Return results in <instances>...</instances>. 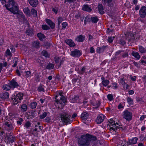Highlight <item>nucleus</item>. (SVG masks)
Masks as SVG:
<instances>
[{
  "mask_svg": "<svg viewBox=\"0 0 146 146\" xmlns=\"http://www.w3.org/2000/svg\"><path fill=\"white\" fill-rule=\"evenodd\" d=\"M96 139V137L88 134L83 135L78 139V142L79 146H88L92 141Z\"/></svg>",
  "mask_w": 146,
  "mask_h": 146,
  "instance_id": "1",
  "label": "nucleus"
},
{
  "mask_svg": "<svg viewBox=\"0 0 146 146\" xmlns=\"http://www.w3.org/2000/svg\"><path fill=\"white\" fill-rule=\"evenodd\" d=\"M2 4L6 9L14 14L18 13L19 8L13 0H1Z\"/></svg>",
  "mask_w": 146,
  "mask_h": 146,
  "instance_id": "2",
  "label": "nucleus"
},
{
  "mask_svg": "<svg viewBox=\"0 0 146 146\" xmlns=\"http://www.w3.org/2000/svg\"><path fill=\"white\" fill-rule=\"evenodd\" d=\"M55 104H56L58 108H62L67 104L66 99L63 96V93L61 91L57 92L55 96Z\"/></svg>",
  "mask_w": 146,
  "mask_h": 146,
  "instance_id": "3",
  "label": "nucleus"
},
{
  "mask_svg": "<svg viewBox=\"0 0 146 146\" xmlns=\"http://www.w3.org/2000/svg\"><path fill=\"white\" fill-rule=\"evenodd\" d=\"M108 128L110 131H115L120 128L119 125L117 123H115V121L112 119H110L107 122Z\"/></svg>",
  "mask_w": 146,
  "mask_h": 146,
  "instance_id": "4",
  "label": "nucleus"
},
{
  "mask_svg": "<svg viewBox=\"0 0 146 146\" xmlns=\"http://www.w3.org/2000/svg\"><path fill=\"white\" fill-rule=\"evenodd\" d=\"M23 94L20 92L15 93L12 96L11 99L15 105L17 104L18 103L20 102L23 99Z\"/></svg>",
  "mask_w": 146,
  "mask_h": 146,
  "instance_id": "5",
  "label": "nucleus"
},
{
  "mask_svg": "<svg viewBox=\"0 0 146 146\" xmlns=\"http://www.w3.org/2000/svg\"><path fill=\"white\" fill-rule=\"evenodd\" d=\"M61 120L66 124L70 123L72 121L71 115L65 113L62 114Z\"/></svg>",
  "mask_w": 146,
  "mask_h": 146,
  "instance_id": "6",
  "label": "nucleus"
},
{
  "mask_svg": "<svg viewBox=\"0 0 146 146\" xmlns=\"http://www.w3.org/2000/svg\"><path fill=\"white\" fill-rule=\"evenodd\" d=\"M82 52L79 50L75 49L71 51L70 55L75 58L79 57L82 54Z\"/></svg>",
  "mask_w": 146,
  "mask_h": 146,
  "instance_id": "7",
  "label": "nucleus"
},
{
  "mask_svg": "<svg viewBox=\"0 0 146 146\" xmlns=\"http://www.w3.org/2000/svg\"><path fill=\"white\" fill-rule=\"evenodd\" d=\"M132 116V113L128 111H125L123 112V117L128 121H129L131 119Z\"/></svg>",
  "mask_w": 146,
  "mask_h": 146,
  "instance_id": "8",
  "label": "nucleus"
},
{
  "mask_svg": "<svg viewBox=\"0 0 146 146\" xmlns=\"http://www.w3.org/2000/svg\"><path fill=\"white\" fill-rule=\"evenodd\" d=\"M4 126L6 129L7 130H11L13 128V125H12L10 121L8 120H6L5 121L4 123Z\"/></svg>",
  "mask_w": 146,
  "mask_h": 146,
  "instance_id": "9",
  "label": "nucleus"
},
{
  "mask_svg": "<svg viewBox=\"0 0 146 146\" xmlns=\"http://www.w3.org/2000/svg\"><path fill=\"white\" fill-rule=\"evenodd\" d=\"M104 115L101 114L99 115L96 120V121L98 124H100L102 122L105 118Z\"/></svg>",
  "mask_w": 146,
  "mask_h": 146,
  "instance_id": "10",
  "label": "nucleus"
},
{
  "mask_svg": "<svg viewBox=\"0 0 146 146\" xmlns=\"http://www.w3.org/2000/svg\"><path fill=\"white\" fill-rule=\"evenodd\" d=\"M139 13L141 17H144L146 15V7H142L139 10Z\"/></svg>",
  "mask_w": 146,
  "mask_h": 146,
  "instance_id": "11",
  "label": "nucleus"
},
{
  "mask_svg": "<svg viewBox=\"0 0 146 146\" xmlns=\"http://www.w3.org/2000/svg\"><path fill=\"white\" fill-rule=\"evenodd\" d=\"M89 117V114L86 111H83L81 115V118L82 121L84 123Z\"/></svg>",
  "mask_w": 146,
  "mask_h": 146,
  "instance_id": "12",
  "label": "nucleus"
},
{
  "mask_svg": "<svg viewBox=\"0 0 146 146\" xmlns=\"http://www.w3.org/2000/svg\"><path fill=\"white\" fill-rule=\"evenodd\" d=\"M9 85L11 88L14 89L19 86V84L16 80L13 79L9 82Z\"/></svg>",
  "mask_w": 146,
  "mask_h": 146,
  "instance_id": "13",
  "label": "nucleus"
},
{
  "mask_svg": "<svg viewBox=\"0 0 146 146\" xmlns=\"http://www.w3.org/2000/svg\"><path fill=\"white\" fill-rule=\"evenodd\" d=\"M70 101L72 103L78 102H79V97L78 95L74 96L73 97H70Z\"/></svg>",
  "mask_w": 146,
  "mask_h": 146,
  "instance_id": "14",
  "label": "nucleus"
},
{
  "mask_svg": "<svg viewBox=\"0 0 146 146\" xmlns=\"http://www.w3.org/2000/svg\"><path fill=\"white\" fill-rule=\"evenodd\" d=\"M138 139L137 137H133L129 139V145H132L136 144Z\"/></svg>",
  "mask_w": 146,
  "mask_h": 146,
  "instance_id": "15",
  "label": "nucleus"
},
{
  "mask_svg": "<svg viewBox=\"0 0 146 146\" xmlns=\"http://www.w3.org/2000/svg\"><path fill=\"white\" fill-rule=\"evenodd\" d=\"M65 42L70 47H74L76 45L74 42L71 39L66 40Z\"/></svg>",
  "mask_w": 146,
  "mask_h": 146,
  "instance_id": "16",
  "label": "nucleus"
},
{
  "mask_svg": "<svg viewBox=\"0 0 146 146\" xmlns=\"http://www.w3.org/2000/svg\"><path fill=\"white\" fill-rule=\"evenodd\" d=\"M29 4L33 7H36L38 4V0H28Z\"/></svg>",
  "mask_w": 146,
  "mask_h": 146,
  "instance_id": "17",
  "label": "nucleus"
},
{
  "mask_svg": "<svg viewBox=\"0 0 146 146\" xmlns=\"http://www.w3.org/2000/svg\"><path fill=\"white\" fill-rule=\"evenodd\" d=\"M106 46L104 45L102 47H98L97 48L96 51L98 53H100L104 51L105 50Z\"/></svg>",
  "mask_w": 146,
  "mask_h": 146,
  "instance_id": "18",
  "label": "nucleus"
},
{
  "mask_svg": "<svg viewBox=\"0 0 146 146\" xmlns=\"http://www.w3.org/2000/svg\"><path fill=\"white\" fill-rule=\"evenodd\" d=\"M122 52V51L121 50H119L116 52L115 56L112 58L111 59L113 60L117 59L119 57L121 56V53Z\"/></svg>",
  "mask_w": 146,
  "mask_h": 146,
  "instance_id": "19",
  "label": "nucleus"
},
{
  "mask_svg": "<svg viewBox=\"0 0 146 146\" xmlns=\"http://www.w3.org/2000/svg\"><path fill=\"white\" fill-rule=\"evenodd\" d=\"M9 97V94L7 92L3 93L1 94L0 97L3 99H8Z\"/></svg>",
  "mask_w": 146,
  "mask_h": 146,
  "instance_id": "20",
  "label": "nucleus"
},
{
  "mask_svg": "<svg viewBox=\"0 0 146 146\" xmlns=\"http://www.w3.org/2000/svg\"><path fill=\"white\" fill-rule=\"evenodd\" d=\"M101 80L102 82L101 84L104 86H106L109 84L110 81L109 80H106L104 77H102Z\"/></svg>",
  "mask_w": 146,
  "mask_h": 146,
  "instance_id": "21",
  "label": "nucleus"
},
{
  "mask_svg": "<svg viewBox=\"0 0 146 146\" xmlns=\"http://www.w3.org/2000/svg\"><path fill=\"white\" fill-rule=\"evenodd\" d=\"M82 9L87 12H90L92 10L90 6L87 4L84 5L83 6Z\"/></svg>",
  "mask_w": 146,
  "mask_h": 146,
  "instance_id": "22",
  "label": "nucleus"
},
{
  "mask_svg": "<svg viewBox=\"0 0 146 146\" xmlns=\"http://www.w3.org/2000/svg\"><path fill=\"white\" fill-rule=\"evenodd\" d=\"M139 51L141 54L146 53V48L144 47L141 45L139 46Z\"/></svg>",
  "mask_w": 146,
  "mask_h": 146,
  "instance_id": "23",
  "label": "nucleus"
},
{
  "mask_svg": "<svg viewBox=\"0 0 146 146\" xmlns=\"http://www.w3.org/2000/svg\"><path fill=\"white\" fill-rule=\"evenodd\" d=\"M85 37L82 35L77 36L75 38V40L77 42H81L84 40Z\"/></svg>",
  "mask_w": 146,
  "mask_h": 146,
  "instance_id": "24",
  "label": "nucleus"
},
{
  "mask_svg": "<svg viewBox=\"0 0 146 146\" xmlns=\"http://www.w3.org/2000/svg\"><path fill=\"white\" fill-rule=\"evenodd\" d=\"M46 22L49 25L52 29L54 27L55 24L50 20L48 19H46Z\"/></svg>",
  "mask_w": 146,
  "mask_h": 146,
  "instance_id": "25",
  "label": "nucleus"
},
{
  "mask_svg": "<svg viewBox=\"0 0 146 146\" xmlns=\"http://www.w3.org/2000/svg\"><path fill=\"white\" fill-rule=\"evenodd\" d=\"M104 3L105 4H107V5L109 6L112 7L113 5V2L112 0H103Z\"/></svg>",
  "mask_w": 146,
  "mask_h": 146,
  "instance_id": "26",
  "label": "nucleus"
},
{
  "mask_svg": "<svg viewBox=\"0 0 146 146\" xmlns=\"http://www.w3.org/2000/svg\"><path fill=\"white\" fill-rule=\"evenodd\" d=\"M23 12L26 15L30 16L31 15L30 10L28 7H26L23 9Z\"/></svg>",
  "mask_w": 146,
  "mask_h": 146,
  "instance_id": "27",
  "label": "nucleus"
},
{
  "mask_svg": "<svg viewBox=\"0 0 146 146\" xmlns=\"http://www.w3.org/2000/svg\"><path fill=\"white\" fill-rule=\"evenodd\" d=\"M17 17L19 18L20 21H22L24 20L25 16L23 13H18L17 14Z\"/></svg>",
  "mask_w": 146,
  "mask_h": 146,
  "instance_id": "28",
  "label": "nucleus"
},
{
  "mask_svg": "<svg viewBox=\"0 0 146 146\" xmlns=\"http://www.w3.org/2000/svg\"><path fill=\"white\" fill-rule=\"evenodd\" d=\"M98 9L99 13L102 14L104 13V9L102 5H99L98 6Z\"/></svg>",
  "mask_w": 146,
  "mask_h": 146,
  "instance_id": "29",
  "label": "nucleus"
},
{
  "mask_svg": "<svg viewBox=\"0 0 146 146\" xmlns=\"http://www.w3.org/2000/svg\"><path fill=\"white\" fill-rule=\"evenodd\" d=\"M132 54L137 59H139L140 58V55L137 52L133 51L132 53Z\"/></svg>",
  "mask_w": 146,
  "mask_h": 146,
  "instance_id": "30",
  "label": "nucleus"
},
{
  "mask_svg": "<svg viewBox=\"0 0 146 146\" xmlns=\"http://www.w3.org/2000/svg\"><path fill=\"white\" fill-rule=\"evenodd\" d=\"M40 43L38 41H36L33 42V46L34 47L38 48L39 47Z\"/></svg>",
  "mask_w": 146,
  "mask_h": 146,
  "instance_id": "31",
  "label": "nucleus"
},
{
  "mask_svg": "<svg viewBox=\"0 0 146 146\" xmlns=\"http://www.w3.org/2000/svg\"><path fill=\"white\" fill-rule=\"evenodd\" d=\"M37 36L40 40H43L45 38L44 35L40 33H38L37 34Z\"/></svg>",
  "mask_w": 146,
  "mask_h": 146,
  "instance_id": "32",
  "label": "nucleus"
},
{
  "mask_svg": "<svg viewBox=\"0 0 146 146\" xmlns=\"http://www.w3.org/2000/svg\"><path fill=\"white\" fill-rule=\"evenodd\" d=\"M11 88L10 85L5 84L3 85V90L6 91L9 90Z\"/></svg>",
  "mask_w": 146,
  "mask_h": 146,
  "instance_id": "33",
  "label": "nucleus"
},
{
  "mask_svg": "<svg viewBox=\"0 0 146 146\" xmlns=\"http://www.w3.org/2000/svg\"><path fill=\"white\" fill-rule=\"evenodd\" d=\"M25 77L27 78H30L31 76V72L30 71H27L25 72Z\"/></svg>",
  "mask_w": 146,
  "mask_h": 146,
  "instance_id": "34",
  "label": "nucleus"
},
{
  "mask_svg": "<svg viewBox=\"0 0 146 146\" xmlns=\"http://www.w3.org/2000/svg\"><path fill=\"white\" fill-rule=\"evenodd\" d=\"M107 97L109 101H111L113 100V96L112 94H108L107 95Z\"/></svg>",
  "mask_w": 146,
  "mask_h": 146,
  "instance_id": "35",
  "label": "nucleus"
},
{
  "mask_svg": "<svg viewBox=\"0 0 146 146\" xmlns=\"http://www.w3.org/2000/svg\"><path fill=\"white\" fill-rule=\"evenodd\" d=\"M92 21L94 23H97L98 20V19L96 16H93L91 18Z\"/></svg>",
  "mask_w": 146,
  "mask_h": 146,
  "instance_id": "36",
  "label": "nucleus"
},
{
  "mask_svg": "<svg viewBox=\"0 0 146 146\" xmlns=\"http://www.w3.org/2000/svg\"><path fill=\"white\" fill-rule=\"evenodd\" d=\"M21 110L23 111H25L27 110V107L25 104H23L21 106Z\"/></svg>",
  "mask_w": 146,
  "mask_h": 146,
  "instance_id": "37",
  "label": "nucleus"
},
{
  "mask_svg": "<svg viewBox=\"0 0 146 146\" xmlns=\"http://www.w3.org/2000/svg\"><path fill=\"white\" fill-rule=\"evenodd\" d=\"M37 104L36 102H34L31 103L30 106L31 108L33 109L36 108Z\"/></svg>",
  "mask_w": 146,
  "mask_h": 146,
  "instance_id": "38",
  "label": "nucleus"
},
{
  "mask_svg": "<svg viewBox=\"0 0 146 146\" xmlns=\"http://www.w3.org/2000/svg\"><path fill=\"white\" fill-rule=\"evenodd\" d=\"M41 54L43 56H45L46 57H49V55L48 53L46 51L43 50L42 51V52Z\"/></svg>",
  "mask_w": 146,
  "mask_h": 146,
  "instance_id": "39",
  "label": "nucleus"
},
{
  "mask_svg": "<svg viewBox=\"0 0 146 146\" xmlns=\"http://www.w3.org/2000/svg\"><path fill=\"white\" fill-rule=\"evenodd\" d=\"M47 114V113L46 112H44L42 114L40 115V119H44L46 117V116Z\"/></svg>",
  "mask_w": 146,
  "mask_h": 146,
  "instance_id": "40",
  "label": "nucleus"
},
{
  "mask_svg": "<svg viewBox=\"0 0 146 146\" xmlns=\"http://www.w3.org/2000/svg\"><path fill=\"white\" fill-rule=\"evenodd\" d=\"M31 12L34 17H35L37 15V11L34 9H32L31 10Z\"/></svg>",
  "mask_w": 146,
  "mask_h": 146,
  "instance_id": "41",
  "label": "nucleus"
},
{
  "mask_svg": "<svg viewBox=\"0 0 146 146\" xmlns=\"http://www.w3.org/2000/svg\"><path fill=\"white\" fill-rule=\"evenodd\" d=\"M54 67V65L53 64L49 63L46 66V68L49 70L52 69Z\"/></svg>",
  "mask_w": 146,
  "mask_h": 146,
  "instance_id": "42",
  "label": "nucleus"
},
{
  "mask_svg": "<svg viewBox=\"0 0 146 146\" xmlns=\"http://www.w3.org/2000/svg\"><path fill=\"white\" fill-rule=\"evenodd\" d=\"M127 101L128 103L130 105L133 104V100L130 97H128L127 99Z\"/></svg>",
  "mask_w": 146,
  "mask_h": 146,
  "instance_id": "43",
  "label": "nucleus"
},
{
  "mask_svg": "<svg viewBox=\"0 0 146 146\" xmlns=\"http://www.w3.org/2000/svg\"><path fill=\"white\" fill-rule=\"evenodd\" d=\"M114 38H115L114 36H110L108 37V42L109 43L112 42H113Z\"/></svg>",
  "mask_w": 146,
  "mask_h": 146,
  "instance_id": "44",
  "label": "nucleus"
},
{
  "mask_svg": "<svg viewBox=\"0 0 146 146\" xmlns=\"http://www.w3.org/2000/svg\"><path fill=\"white\" fill-rule=\"evenodd\" d=\"M112 86L113 89H116L117 88L118 84L116 82H114L112 84Z\"/></svg>",
  "mask_w": 146,
  "mask_h": 146,
  "instance_id": "45",
  "label": "nucleus"
},
{
  "mask_svg": "<svg viewBox=\"0 0 146 146\" xmlns=\"http://www.w3.org/2000/svg\"><path fill=\"white\" fill-rule=\"evenodd\" d=\"M31 125V123L29 121L27 122L25 124L24 126L27 129H28Z\"/></svg>",
  "mask_w": 146,
  "mask_h": 146,
  "instance_id": "46",
  "label": "nucleus"
},
{
  "mask_svg": "<svg viewBox=\"0 0 146 146\" xmlns=\"http://www.w3.org/2000/svg\"><path fill=\"white\" fill-rule=\"evenodd\" d=\"M58 25H60L61 23L63 21V19L62 17H59L58 18Z\"/></svg>",
  "mask_w": 146,
  "mask_h": 146,
  "instance_id": "47",
  "label": "nucleus"
},
{
  "mask_svg": "<svg viewBox=\"0 0 146 146\" xmlns=\"http://www.w3.org/2000/svg\"><path fill=\"white\" fill-rule=\"evenodd\" d=\"M85 68L84 67H83L79 71V73L81 74H83L85 72Z\"/></svg>",
  "mask_w": 146,
  "mask_h": 146,
  "instance_id": "48",
  "label": "nucleus"
},
{
  "mask_svg": "<svg viewBox=\"0 0 146 146\" xmlns=\"http://www.w3.org/2000/svg\"><path fill=\"white\" fill-rule=\"evenodd\" d=\"M27 33L29 35L32 36L33 34V32L31 29H28L27 31Z\"/></svg>",
  "mask_w": 146,
  "mask_h": 146,
  "instance_id": "49",
  "label": "nucleus"
},
{
  "mask_svg": "<svg viewBox=\"0 0 146 146\" xmlns=\"http://www.w3.org/2000/svg\"><path fill=\"white\" fill-rule=\"evenodd\" d=\"M120 83H121L122 85H124L125 84L127 86H128L125 82L124 79L123 78H121L120 80L119 81Z\"/></svg>",
  "mask_w": 146,
  "mask_h": 146,
  "instance_id": "50",
  "label": "nucleus"
},
{
  "mask_svg": "<svg viewBox=\"0 0 146 146\" xmlns=\"http://www.w3.org/2000/svg\"><path fill=\"white\" fill-rule=\"evenodd\" d=\"M42 27L43 29L45 30H48L49 29V27L46 25H42Z\"/></svg>",
  "mask_w": 146,
  "mask_h": 146,
  "instance_id": "51",
  "label": "nucleus"
},
{
  "mask_svg": "<svg viewBox=\"0 0 146 146\" xmlns=\"http://www.w3.org/2000/svg\"><path fill=\"white\" fill-rule=\"evenodd\" d=\"M121 56L123 58H126L128 57V54L127 53H123L122 52L121 53Z\"/></svg>",
  "mask_w": 146,
  "mask_h": 146,
  "instance_id": "52",
  "label": "nucleus"
},
{
  "mask_svg": "<svg viewBox=\"0 0 146 146\" xmlns=\"http://www.w3.org/2000/svg\"><path fill=\"white\" fill-rule=\"evenodd\" d=\"M23 121V119L21 118H19V120L17 121V123L19 125H21L22 124V122Z\"/></svg>",
  "mask_w": 146,
  "mask_h": 146,
  "instance_id": "53",
  "label": "nucleus"
},
{
  "mask_svg": "<svg viewBox=\"0 0 146 146\" xmlns=\"http://www.w3.org/2000/svg\"><path fill=\"white\" fill-rule=\"evenodd\" d=\"M67 25H68V24L66 22H63L62 23V29H65L66 28V26Z\"/></svg>",
  "mask_w": 146,
  "mask_h": 146,
  "instance_id": "54",
  "label": "nucleus"
},
{
  "mask_svg": "<svg viewBox=\"0 0 146 146\" xmlns=\"http://www.w3.org/2000/svg\"><path fill=\"white\" fill-rule=\"evenodd\" d=\"M136 76H134L133 77L131 75H130V79L133 81H135L136 80Z\"/></svg>",
  "mask_w": 146,
  "mask_h": 146,
  "instance_id": "55",
  "label": "nucleus"
},
{
  "mask_svg": "<svg viewBox=\"0 0 146 146\" xmlns=\"http://www.w3.org/2000/svg\"><path fill=\"white\" fill-rule=\"evenodd\" d=\"M6 53L7 55L9 56H10L11 54V52L9 49H7V50L6 51Z\"/></svg>",
  "mask_w": 146,
  "mask_h": 146,
  "instance_id": "56",
  "label": "nucleus"
},
{
  "mask_svg": "<svg viewBox=\"0 0 146 146\" xmlns=\"http://www.w3.org/2000/svg\"><path fill=\"white\" fill-rule=\"evenodd\" d=\"M95 52V49L93 47H91L90 48V52L91 53H93Z\"/></svg>",
  "mask_w": 146,
  "mask_h": 146,
  "instance_id": "57",
  "label": "nucleus"
},
{
  "mask_svg": "<svg viewBox=\"0 0 146 146\" xmlns=\"http://www.w3.org/2000/svg\"><path fill=\"white\" fill-rule=\"evenodd\" d=\"M123 106L121 104H120L118 106V108L119 109H123Z\"/></svg>",
  "mask_w": 146,
  "mask_h": 146,
  "instance_id": "58",
  "label": "nucleus"
},
{
  "mask_svg": "<svg viewBox=\"0 0 146 146\" xmlns=\"http://www.w3.org/2000/svg\"><path fill=\"white\" fill-rule=\"evenodd\" d=\"M146 117V116L145 115H142L140 117L139 119L140 121H142Z\"/></svg>",
  "mask_w": 146,
  "mask_h": 146,
  "instance_id": "59",
  "label": "nucleus"
},
{
  "mask_svg": "<svg viewBox=\"0 0 146 146\" xmlns=\"http://www.w3.org/2000/svg\"><path fill=\"white\" fill-rule=\"evenodd\" d=\"M125 42L124 40H120V42H119L120 44L123 45H124L125 44Z\"/></svg>",
  "mask_w": 146,
  "mask_h": 146,
  "instance_id": "60",
  "label": "nucleus"
},
{
  "mask_svg": "<svg viewBox=\"0 0 146 146\" xmlns=\"http://www.w3.org/2000/svg\"><path fill=\"white\" fill-rule=\"evenodd\" d=\"M10 49H11L12 52H14L15 51V49L14 47L13 46H11V47H10Z\"/></svg>",
  "mask_w": 146,
  "mask_h": 146,
  "instance_id": "61",
  "label": "nucleus"
},
{
  "mask_svg": "<svg viewBox=\"0 0 146 146\" xmlns=\"http://www.w3.org/2000/svg\"><path fill=\"white\" fill-rule=\"evenodd\" d=\"M50 118L49 117H46L45 119V121L46 122H49L50 120Z\"/></svg>",
  "mask_w": 146,
  "mask_h": 146,
  "instance_id": "62",
  "label": "nucleus"
},
{
  "mask_svg": "<svg viewBox=\"0 0 146 146\" xmlns=\"http://www.w3.org/2000/svg\"><path fill=\"white\" fill-rule=\"evenodd\" d=\"M133 64L134 65L136 66L138 68L139 67V65L138 63L135 62H133Z\"/></svg>",
  "mask_w": 146,
  "mask_h": 146,
  "instance_id": "63",
  "label": "nucleus"
},
{
  "mask_svg": "<svg viewBox=\"0 0 146 146\" xmlns=\"http://www.w3.org/2000/svg\"><path fill=\"white\" fill-rule=\"evenodd\" d=\"M145 125H143L141 127V131H143L145 130Z\"/></svg>",
  "mask_w": 146,
  "mask_h": 146,
  "instance_id": "64",
  "label": "nucleus"
}]
</instances>
